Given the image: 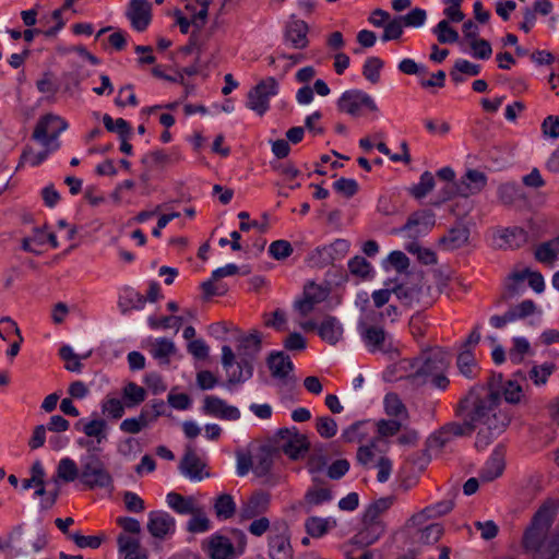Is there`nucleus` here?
Wrapping results in <instances>:
<instances>
[{"mask_svg": "<svg viewBox=\"0 0 559 559\" xmlns=\"http://www.w3.org/2000/svg\"><path fill=\"white\" fill-rule=\"evenodd\" d=\"M502 376L492 377L487 385L476 384L460 400V409L465 412L473 427L483 426L477 433L475 445L485 449L500 436L511 423L509 409L501 407L499 383Z\"/></svg>", "mask_w": 559, "mask_h": 559, "instance_id": "obj_1", "label": "nucleus"}, {"mask_svg": "<svg viewBox=\"0 0 559 559\" xmlns=\"http://www.w3.org/2000/svg\"><path fill=\"white\" fill-rule=\"evenodd\" d=\"M559 511V501L548 499L536 511L530 527L525 531L523 545L533 554V559H557L559 557V522L547 538L548 531Z\"/></svg>", "mask_w": 559, "mask_h": 559, "instance_id": "obj_2", "label": "nucleus"}, {"mask_svg": "<svg viewBox=\"0 0 559 559\" xmlns=\"http://www.w3.org/2000/svg\"><path fill=\"white\" fill-rule=\"evenodd\" d=\"M436 176L439 180V187L431 198V205L433 206H442L456 199L467 200L484 191L488 183L487 175L475 168H467L456 179L454 169L445 166L438 169Z\"/></svg>", "mask_w": 559, "mask_h": 559, "instance_id": "obj_3", "label": "nucleus"}, {"mask_svg": "<svg viewBox=\"0 0 559 559\" xmlns=\"http://www.w3.org/2000/svg\"><path fill=\"white\" fill-rule=\"evenodd\" d=\"M262 348V335L258 331H252L250 334L242 336L239 340L237 348L239 360L237 362V370H234L227 379L226 386L230 389L231 385L240 384L253 376V364Z\"/></svg>", "mask_w": 559, "mask_h": 559, "instance_id": "obj_4", "label": "nucleus"}, {"mask_svg": "<svg viewBox=\"0 0 559 559\" xmlns=\"http://www.w3.org/2000/svg\"><path fill=\"white\" fill-rule=\"evenodd\" d=\"M80 481L90 489H112L114 478L104 461L93 451H87L80 459Z\"/></svg>", "mask_w": 559, "mask_h": 559, "instance_id": "obj_5", "label": "nucleus"}, {"mask_svg": "<svg viewBox=\"0 0 559 559\" xmlns=\"http://www.w3.org/2000/svg\"><path fill=\"white\" fill-rule=\"evenodd\" d=\"M456 414L462 418V423L452 421L445 424L438 431L431 435L429 438L430 448L442 449L454 438L471 436L475 431V428L473 427L468 417H466L465 412L460 409V403L456 407Z\"/></svg>", "mask_w": 559, "mask_h": 559, "instance_id": "obj_6", "label": "nucleus"}, {"mask_svg": "<svg viewBox=\"0 0 559 559\" xmlns=\"http://www.w3.org/2000/svg\"><path fill=\"white\" fill-rule=\"evenodd\" d=\"M276 438L277 448L293 461L301 459L310 447L307 436L296 427L280 429Z\"/></svg>", "mask_w": 559, "mask_h": 559, "instance_id": "obj_7", "label": "nucleus"}, {"mask_svg": "<svg viewBox=\"0 0 559 559\" xmlns=\"http://www.w3.org/2000/svg\"><path fill=\"white\" fill-rule=\"evenodd\" d=\"M278 93V83L275 78L267 76L261 80L248 93L247 107L263 116L270 109V97Z\"/></svg>", "mask_w": 559, "mask_h": 559, "instance_id": "obj_8", "label": "nucleus"}, {"mask_svg": "<svg viewBox=\"0 0 559 559\" xmlns=\"http://www.w3.org/2000/svg\"><path fill=\"white\" fill-rule=\"evenodd\" d=\"M68 129V122L58 115L46 114L41 116L32 133V139L41 145L56 141Z\"/></svg>", "mask_w": 559, "mask_h": 559, "instance_id": "obj_9", "label": "nucleus"}, {"mask_svg": "<svg viewBox=\"0 0 559 559\" xmlns=\"http://www.w3.org/2000/svg\"><path fill=\"white\" fill-rule=\"evenodd\" d=\"M436 216L433 212H412L406 222L400 228L394 229V234L415 241L426 236L435 226Z\"/></svg>", "mask_w": 559, "mask_h": 559, "instance_id": "obj_10", "label": "nucleus"}, {"mask_svg": "<svg viewBox=\"0 0 559 559\" xmlns=\"http://www.w3.org/2000/svg\"><path fill=\"white\" fill-rule=\"evenodd\" d=\"M336 106L341 112L353 117L359 116L362 107L370 111H378L374 99L364 91L356 88L345 91L337 99Z\"/></svg>", "mask_w": 559, "mask_h": 559, "instance_id": "obj_11", "label": "nucleus"}, {"mask_svg": "<svg viewBox=\"0 0 559 559\" xmlns=\"http://www.w3.org/2000/svg\"><path fill=\"white\" fill-rule=\"evenodd\" d=\"M146 528L158 540H165L176 532V520L168 512L157 510L147 515Z\"/></svg>", "mask_w": 559, "mask_h": 559, "instance_id": "obj_12", "label": "nucleus"}, {"mask_svg": "<svg viewBox=\"0 0 559 559\" xmlns=\"http://www.w3.org/2000/svg\"><path fill=\"white\" fill-rule=\"evenodd\" d=\"M266 364L273 378L280 380L283 385L295 386L296 379L289 374L294 369V364L287 354L273 352L269 355Z\"/></svg>", "mask_w": 559, "mask_h": 559, "instance_id": "obj_13", "label": "nucleus"}, {"mask_svg": "<svg viewBox=\"0 0 559 559\" xmlns=\"http://www.w3.org/2000/svg\"><path fill=\"white\" fill-rule=\"evenodd\" d=\"M329 296V289L313 282L304 288L302 298L294 302V308L302 317L308 316L314 307L324 301Z\"/></svg>", "mask_w": 559, "mask_h": 559, "instance_id": "obj_14", "label": "nucleus"}, {"mask_svg": "<svg viewBox=\"0 0 559 559\" xmlns=\"http://www.w3.org/2000/svg\"><path fill=\"white\" fill-rule=\"evenodd\" d=\"M178 468L181 475L194 483H199L210 476V473L204 472L205 463L201 461L190 445L186 448Z\"/></svg>", "mask_w": 559, "mask_h": 559, "instance_id": "obj_15", "label": "nucleus"}, {"mask_svg": "<svg viewBox=\"0 0 559 559\" xmlns=\"http://www.w3.org/2000/svg\"><path fill=\"white\" fill-rule=\"evenodd\" d=\"M202 411L205 415L223 420L235 421L240 418V411L215 395H206L203 400Z\"/></svg>", "mask_w": 559, "mask_h": 559, "instance_id": "obj_16", "label": "nucleus"}, {"mask_svg": "<svg viewBox=\"0 0 559 559\" xmlns=\"http://www.w3.org/2000/svg\"><path fill=\"white\" fill-rule=\"evenodd\" d=\"M151 11L147 0H130L126 15L135 31L144 32L151 23Z\"/></svg>", "mask_w": 559, "mask_h": 559, "instance_id": "obj_17", "label": "nucleus"}, {"mask_svg": "<svg viewBox=\"0 0 559 559\" xmlns=\"http://www.w3.org/2000/svg\"><path fill=\"white\" fill-rule=\"evenodd\" d=\"M469 238L468 223L464 218H461L453 227H451L447 235L442 236L439 240V245L447 251H453L455 249L465 246Z\"/></svg>", "mask_w": 559, "mask_h": 559, "instance_id": "obj_18", "label": "nucleus"}, {"mask_svg": "<svg viewBox=\"0 0 559 559\" xmlns=\"http://www.w3.org/2000/svg\"><path fill=\"white\" fill-rule=\"evenodd\" d=\"M270 507V495L257 491L245 500L239 510L242 520H251L265 513Z\"/></svg>", "mask_w": 559, "mask_h": 559, "instance_id": "obj_19", "label": "nucleus"}, {"mask_svg": "<svg viewBox=\"0 0 559 559\" xmlns=\"http://www.w3.org/2000/svg\"><path fill=\"white\" fill-rule=\"evenodd\" d=\"M495 245L498 248L516 249L530 242L522 227L514 226L498 230L493 236Z\"/></svg>", "mask_w": 559, "mask_h": 559, "instance_id": "obj_20", "label": "nucleus"}, {"mask_svg": "<svg viewBox=\"0 0 559 559\" xmlns=\"http://www.w3.org/2000/svg\"><path fill=\"white\" fill-rule=\"evenodd\" d=\"M361 338L366 347L371 353H386V333L382 328L379 326H366L361 324L359 326Z\"/></svg>", "mask_w": 559, "mask_h": 559, "instance_id": "obj_21", "label": "nucleus"}, {"mask_svg": "<svg viewBox=\"0 0 559 559\" xmlns=\"http://www.w3.org/2000/svg\"><path fill=\"white\" fill-rule=\"evenodd\" d=\"M309 27L302 20H292L285 27L284 38L296 49H304L308 46L307 37Z\"/></svg>", "mask_w": 559, "mask_h": 559, "instance_id": "obj_22", "label": "nucleus"}, {"mask_svg": "<svg viewBox=\"0 0 559 559\" xmlns=\"http://www.w3.org/2000/svg\"><path fill=\"white\" fill-rule=\"evenodd\" d=\"M269 556L271 559H290L292 546L286 531L272 532L269 535Z\"/></svg>", "mask_w": 559, "mask_h": 559, "instance_id": "obj_23", "label": "nucleus"}, {"mask_svg": "<svg viewBox=\"0 0 559 559\" xmlns=\"http://www.w3.org/2000/svg\"><path fill=\"white\" fill-rule=\"evenodd\" d=\"M364 521V527L353 537L352 544L360 547L369 546L376 543L384 532V526L380 521Z\"/></svg>", "mask_w": 559, "mask_h": 559, "instance_id": "obj_24", "label": "nucleus"}, {"mask_svg": "<svg viewBox=\"0 0 559 559\" xmlns=\"http://www.w3.org/2000/svg\"><path fill=\"white\" fill-rule=\"evenodd\" d=\"M526 380V374L523 371H516L513 378L506 381L501 388L503 399L509 404H520L526 400L524 390L520 381Z\"/></svg>", "mask_w": 559, "mask_h": 559, "instance_id": "obj_25", "label": "nucleus"}, {"mask_svg": "<svg viewBox=\"0 0 559 559\" xmlns=\"http://www.w3.org/2000/svg\"><path fill=\"white\" fill-rule=\"evenodd\" d=\"M454 507V502L450 499L438 501L423 509L420 512L411 518L413 525H421L430 519H436L448 514Z\"/></svg>", "mask_w": 559, "mask_h": 559, "instance_id": "obj_26", "label": "nucleus"}, {"mask_svg": "<svg viewBox=\"0 0 559 559\" xmlns=\"http://www.w3.org/2000/svg\"><path fill=\"white\" fill-rule=\"evenodd\" d=\"M117 544L120 559H147L146 555L141 551L139 537L119 534Z\"/></svg>", "mask_w": 559, "mask_h": 559, "instance_id": "obj_27", "label": "nucleus"}, {"mask_svg": "<svg viewBox=\"0 0 559 559\" xmlns=\"http://www.w3.org/2000/svg\"><path fill=\"white\" fill-rule=\"evenodd\" d=\"M392 290L397 297V299L405 306L412 307L417 304H426L424 300L425 293L423 286H408L406 284H395L392 287Z\"/></svg>", "mask_w": 559, "mask_h": 559, "instance_id": "obj_28", "label": "nucleus"}, {"mask_svg": "<svg viewBox=\"0 0 559 559\" xmlns=\"http://www.w3.org/2000/svg\"><path fill=\"white\" fill-rule=\"evenodd\" d=\"M498 198L506 206H521L525 194L521 185L516 182H504L498 187Z\"/></svg>", "mask_w": 559, "mask_h": 559, "instance_id": "obj_29", "label": "nucleus"}, {"mask_svg": "<svg viewBox=\"0 0 559 559\" xmlns=\"http://www.w3.org/2000/svg\"><path fill=\"white\" fill-rule=\"evenodd\" d=\"M534 258L537 262L548 267H554L556 262L559 260L558 241L552 238L536 246L534 250Z\"/></svg>", "mask_w": 559, "mask_h": 559, "instance_id": "obj_30", "label": "nucleus"}, {"mask_svg": "<svg viewBox=\"0 0 559 559\" xmlns=\"http://www.w3.org/2000/svg\"><path fill=\"white\" fill-rule=\"evenodd\" d=\"M415 371L409 376L416 384H425L438 370V361L433 358L416 359L413 365Z\"/></svg>", "mask_w": 559, "mask_h": 559, "instance_id": "obj_31", "label": "nucleus"}, {"mask_svg": "<svg viewBox=\"0 0 559 559\" xmlns=\"http://www.w3.org/2000/svg\"><path fill=\"white\" fill-rule=\"evenodd\" d=\"M166 502L171 510L181 515H188L198 511L195 499L192 496H182L171 491L167 493Z\"/></svg>", "mask_w": 559, "mask_h": 559, "instance_id": "obj_32", "label": "nucleus"}, {"mask_svg": "<svg viewBox=\"0 0 559 559\" xmlns=\"http://www.w3.org/2000/svg\"><path fill=\"white\" fill-rule=\"evenodd\" d=\"M504 471V459L501 452L493 451L479 472L483 481H491L502 475Z\"/></svg>", "mask_w": 559, "mask_h": 559, "instance_id": "obj_33", "label": "nucleus"}, {"mask_svg": "<svg viewBox=\"0 0 559 559\" xmlns=\"http://www.w3.org/2000/svg\"><path fill=\"white\" fill-rule=\"evenodd\" d=\"M333 500V492L326 487H309L304 497V508L307 513L314 507Z\"/></svg>", "mask_w": 559, "mask_h": 559, "instance_id": "obj_34", "label": "nucleus"}, {"mask_svg": "<svg viewBox=\"0 0 559 559\" xmlns=\"http://www.w3.org/2000/svg\"><path fill=\"white\" fill-rule=\"evenodd\" d=\"M320 337L331 345H335L343 335V326L335 317H326L318 328Z\"/></svg>", "mask_w": 559, "mask_h": 559, "instance_id": "obj_35", "label": "nucleus"}, {"mask_svg": "<svg viewBox=\"0 0 559 559\" xmlns=\"http://www.w3.org/2000/svg\"><path fill=\"white\" fill-rule=\"evenodd\" d=\"M337 522L333 518L310 516L305 521V530L309 536L320 538L330 530L336 527Z\"/></svg>", "mask_w": 559, "mask_h": 559, "instance_id": "obj_36", "label": "nucleus"}, {"mask_svg": "<svg viewBox=\"0 0 559 559\" xmlns=\"http://www.w3.org/2000/svg\"><path fill=\"white\" fill-rule=\"evenodd\" d=\"M211 559H235V548L231 542L224 536H214L209 544Z\"/></svg>", "mask_w": 559, "mask_h": 559, "instance_id": "obj_37", "label": "nucleus"}, {"mask_svg": "<svg viewBox=\"0 0 559 559\" xmlns=\"http://www.w3.org/2000/svg\"><path fill=\"white\" fill-rule=\"evenodd\" d=\"M439 187V180L437 176H433L430 171H424L419 177V182L408 188V192L412 197L417 200L426 198L432 190Z\"/></svg>", "mask_w": 559, "mask_h": 559, "instance_id": "obj_38", "label": "nucleus"}, {"mask_svg": "<svg viewBox=\"0 0 559 559\" xmlns=\"http://www.w3.org/2000/svg\"><path fill=\"white\" fill-rule=\"evenodd\" d=\"M175 353V343L166 337L156 338L151 348V355L159 365H169V358Z\"/></svg>", "mask_w": 559, "mask_h": 559, "instance_id": "obj_39", "label": "nucleus"}, {"mask_svg": "<svg viewBox=\"0 0 559 559\" xmlns=\"http://www.w3.org/2000/svg\"><path fill=\"white\" fill-rule=\"evenodd\" d=\"M253 473L258 477H265L270 474L273 466V451L270 447H261L253 456Z\"/></svg>", "mask_w": 559, "mask_h": 559, "instance_id": "obj_40", "label": "nucleus"}, {"mask_svg": "<svg viewBox=\"0 0 559 559\" xmlns=\"http://www.w3.org/2000/svg\"><path fill=\"white\" fill-rule=\"evenodd\" d=\"M146 304L145 296L133 289H126L124 294L120 296L118 307L122 314L128 313L130 310H141Z\"/></svg>", "mask_w": 559, "mask_h": 559, "instance_id": "obj_41", "label": "nucleus"}, {"mask_svg": "<svg viewBox=\"0 0 559 559\" xmlns=\"http://www.w3.org/2000/svg\"><path fill=\"white\" fill-rule=\"evenodd\" d=\"M328 453L323 447L314 448L306 464L309 474L322 473L328 466Z\"/></svg>", "mask_w": 559, "mask_h": 559, "instance_id": "obj_42", "label": "nucleus"}, {"mask_svg": "<svg viewBox=\"0 0 559 559\" xmlns=\"http://www.w3.org/2000/svg\"><path fill=\"white\" fill-rule=\"evenodd\" d=\"M521 227L527 236L528 241L534 242L545 234L547 223L543 217L535 215L528 218L524 226Z\"/></svg>", "mask_w": 559, "mask_h": 559, "instance_id": "obj_43", "label": "nucleus"}, {"mask_svg": "<svg viewBox=\"0 0 559 559\" xmlns=\"http://www.w3.org/2000/svg\"><path fill=\"white\" fill-rule=\"evenodd\" d=\"M57 478L66 483L74 481L76 478L80 479V467L72 459L63 457L57 466Z\"/></svg>", "mask_w": 559, "mask_h": 559, "instance_id": "obj_44", "label": "nucleus"}, {"mask_svg": "<svg viewBox=\"0 0 559 559\" xmlns=\"http://www.w3.org/2000/svg\"><path fill=\"white\" fill-rule=\"evenodd\" d=\"M215 514L221 520L230 519L236 512V503L228 493L219 495L214 503Z\"/></svg>", "mask_w": 559, "mask_h": 559, "instance_id": "obj_45", "label": "nucleus"}, {"mask_svg": "<svg viewBox=\"0 0 559 559\" xmlns=\"http://www.w3.org/2000/svg\"><path fill=\"white\" fill-rule=\"evenodd\" d=\"M525 278L528 280L530 287L537 294H540L545 289L544 276L539 272H532L528 269L523 272L513 273L510 280L522 282Z\"/></svg>", "mask_w": 559, "mask_h": 559, "instance_id": "obj_46", "label": "nucleus"}, {"mask_svg": "<svg viewBox=\"0 0 559 559\" xmlns=\"http://www.w3.org/2000/svg\"><path fill=\"white\" fill-rule=\"evenodd\" d=\"M82 425V431L85 436L96 438L97 442L100 443L106 438V428L107 424L104 419H93L87 423H83L80 420L76 425L79 427Z\"/></svg>", "mask_w": 559, "mask_h": 559, "instance_id": "obj_47", "label": "nucleus"}, {"mask_svg": "<svg viewBox=\"0 0 559 559\" xmlns=\"http://www.w3.org/2000/svg\"><path fill=\"white\" fill-rule=\"evenodd\" d=\"M405 249L416 255L417 260L425 265L437 264V255L435 251L429 248L421 247L417 241H412L405 246Z\"/></svg>", "mask_w": 559, "mask_h": 559, "instance_id": "obj_48", "label": "nucleus"}, {"mask_svg": "<svg viewBox=\"0 0 559 559\" xmlns=\"http://www.w3.org/2000/svg\"><path fill=\"white\" fill-rule=\"evenodd\" d=\"M432 32L440 44H454L459 40V33L450 26L448 20L440 21Z\"/></svg>", "mask_w": 559, "mask_h": 559, "instance_id": "obj_49", "label": "nucleus"}, {"mask_svg": "<svg viewBox=\"0 0 559 559\" xmlns=\"http://www.w3.org/2000/svg\"><path fill=\"white\" fill-rule=\"evenodd\" d=\"M383 61L378 57H369L362 66V75L372 84L380 81V71L383 68Z\"/></svg>", "mask_w": 559, "mask_h": 559, "instance_id": "obj_50", "label": "nucleus"}, {"mask_svg": "<svg viewBox=\"0 0 559 559\" xmlns=\"http://www.w3.org/2000/svg\"><path fill=\"white\" fill-rule=\"evenodd\" d=\"M103 122L108 132H116L119 138H129L131 133V127L123 118L114 120L108 114H105Z\"/></svg>", "mask_w": 559, "mask_h": 559, "instance_id": "obj_51", "label": "nucleus"}, {"mask_svg": "<svg viewBox=\"0 0 559 559\" xmlns=\"http://www.w3.org/2000/svg\"><path fill=\"white\" fill-rule=\"evenodd\" d=\"M383 404L389 416L401 417L407 415L406 407L396 393H388L384 396Z\"/></svg>", "mask_w": 559, "mask_h": 559, "instance_id": "obj_52", "label": "nucleus"}, {"mask_svg": "<svg viewBox=\"0 0 559 559\" xmlns=\"http://www.w3.org/2000/svg\"><path fill=\"white\" fill-rule=\"evenodd\" d=\"M145 390L134 382H129L123 388V399L126 400V405L128 407L141 404L145 400Z\"/></svg>", "mask_w": 559, "mask_h": 559, "instance_id": "obj_53", "label": "nucleus"}, {"mask_svg": "<svg viewBox=\"0 0 559 559\" xmlns=\"http://www.w3.org/2000/svg\"><path fill=\"white\" fill-rule=\"evenodd\" d=\"M393 497L380 498L372 502L365 511V521H379V515L393 504Z\"/></svg>", "mask_w": 559, "mask_h": 559, "instance_id": "obj_54", "label": "nucleus"}, {"mask_svg": "<svg viewBox=\"0 0 559 559\" xmlns=\"http://www.w3.org/2000/svg\"><path fill=\"white\" fill-rule=\"evenodd\" d=\"M369 421L360 420L352 424L342 432V440L345 442H357L361 441L366 436L367 431L365 430V426L368 425Z\"/></svg>", "mask_w": 559, "mask_h": 559, "instance_id": "obj_55", "label": "nucleus"}, {"mask_svg": "<svg viewBox=\"0 0 559 559\" xmlns=\"http://www.w3.org/2000/svg\"><path fill=\"white\" fill-rule=\"evenodd\" d=\"M190 515L192 516L187 523V530L190 533H204L210 530V520L200 507H198L195 513H191Z\"/></svg>", "mask_w": 559, "mask_h": 559, "instance_id": "obj_56", "label": "nucleus"}, {"mask_svg": "<svg viewBox=\"0 0 559 559\" xmlns=\"http://www.w3.org/2000/svg\"><path fill=\"white\" fill-rule=\"evenodd\" d=\"M456 365L460 369V372L467 379H473L475 377L474 368L476 366L473 354L465 349L457 356Z\"/></svg>", "mask_w": 559, "mask_h": 559, "instance_id": "obj_57", "label": "nucleus"}, {"mask_svg": "<svg viewBox=\"0 0 559 559\" xmlns=\"http://www.w3.org/2000/svg\"><path fill=\"white\" fill-rule=\"evenodd\" d=\"M531 349L530 342L522 336L513 338V348L509 353L510 360L514 364H520L523 360V356Z\"/></svg>", "mask_w": 559, "mask_h": 559, "instance_id": "obj_58", "label": "nucleus"}, {"mask_svg": "<svg viewBox=\"0 0 559 559\" xmlns=\"http://www.w3.org/2000/svg\"><path fill=\"white\" fill-rule=\"evenodd\" d=\"M333 189L345 198H352L359 189L355 179L341 177L333 182Z\"/></svg>", "mask_w": 559, "mask_h": 559, "instance_id": "obj_59", "label": "nucleus"}, {"mask_svg": "<svg viewBox=\"0 0 559 559\" xmlns=\"http://www.w3.org/2000/svg\"><path fill=\"white\" fill-rule=\"evenodd\" d=\"M102 412L110 418L119 419L124 414V406L119 399H106L102 403Z\"/></svg>", "mask_w": 559, "mask_h": 559, "instance_id": "obj_60", "label": "nucleus"}, {"mask_svg": "<svg viewBox=\"0 0 559 559\" xmlns=\"http://www.w3.org/2000/svg\"><path fill=\"white\" fill-rule=\"evenodd\" d=\"M348 269L353 275L361 278H366L372 271L371 264L360 255H356L348 261Z\"/></svg>", "mask_w": 559, "mask_h": 559, "instance_id": "obj_61", "label": "nucleus"}, {"mask_svg": "<svg viewBox=\"0 0 559 559\" xmlns=\"http://www.w3.org/2000/svg\"><path fill=\"white\" fill-rule=\"evenodd\" d=\"M554 371V365L552 364H544L542 366H534L530 372V379L534 382L535 385H544L549 376Z\"/></svg>", "mask_w": 559, "mask_h": 559, "instance_id": "obj_62", "label": "nucleus"}, {"mask_svg": "<svg viewBox=\"0 0 559 559\" xmlns=\"http://www.w3.org/2000/svg\"><path fill=\"white\" fill-rule=\"evenodd\" d=\"M293 253V247L287 240H275L269 247V254L275 260H285Z\"/></svg>", "mask_w": 559, "mask_h": 559, "instance_id": "obj_63", "label": "nucleus"}, {"mask_svg": "<svg viewBox=\"0 0 559 559\" xmlns=\"http://www.w3.org/2000/svg\"><path fill=\"white\" fill-rule=\"evenodd\" d=\"M443 534V527L439 523H432L419 532V542L423 544H435Z\"/></svg>", "mask_w": 559, "mask_h": 559, "instance_id": "obj_64", "label": "nucleus"}]
</instances>
